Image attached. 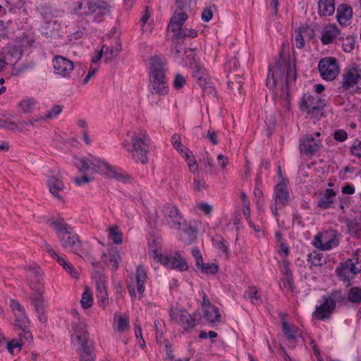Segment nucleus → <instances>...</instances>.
<instances>
[{
    "label": "nucleus",
    "mask_w": 361,
    "mask_h": 361,
    "mask_svg": "<svg viewBox=\"0 0 361 361\" xmlns=\"http://www.w3.org/2000/svg\"><path fill=\"white\" fill-rule=\"evenodd\" d=\"M74 164L79 171L83 173L87 172H101L110 178H115L123 183L127 182L130 179L129 176L122 174L116 166H111L105 161L95 157L89 159L85 157H74Z\"/></svg>",
    "instance_id": "obj_1"
},
{
    "label": "nucleus",
    "mask_w": 361,
    "mask_h": 361,
    "mask_svg": "<svg viewBox=\"0 0 361 361\" xmlns=\"http://www.w3.org/2000/svg\"><path fill=\"white\" fill-rule=\"evenodd\" d=\"M72 328L74 333L71 336V341L77 345L76 352L80 361H95V347L90 338L87 324L84 322L73 323Z\"/></svg>",
    "instance_id": "obj_2"
},
{
    "label": "nucleus",
    "mask_w": 361,
    "mask_h": 361,
    "mask_svg": "<svg viewBox=\"0 0 361 361\" xmlns=\"http://www.w3.org/2000/svg\"><path fill=\"white\" fill-rule=\"evenodd\" d=\"M51 225L56 231L61 246L70 252L81 255L82 243L74 232L73 228L62 219L52 221Z\"/></svg>",
    "instance_id": "obj_3"
},
{
    "label": "nucleus",
    "mask_w": 361,
    "mask_h": 361,
    "mask_svg": "<svg viewBox=\"0 0 361 361\" xmlns=\"http://www.w3.org/2000/svg\"><path fill=\"white\" fill-rule=\"evenodd\" d=\"M166 64L159 57L151 59L150 75L152 77L149 90L152 94L164 96L168 93L166 81Z\"/></svg>",
    "instance_id": "obj_4"
},
{
    "label": "nucleus",
    "mask_w": 361,
    "mask_h": 361,
    "mask_svg": "<svg viewBox=\"0 0 361 361\" xmlns=\"http://www.w3.org/2000/svg\"><path fill=\"white\" fill-rule=\"evenodd\" d=\"M338 88L342 93H361V68L357 64L353 63L343 69Z\"/></svg>",
    "instance_id": "obj_5"
},
{
    "label": "nucleus",
    "mask_w": 361,
    "mask_h": 361,
    "mask_svg": "<svg viewBox=\"0 0 361 361\" xmlns=\"http://www.w3.org/2000/svg\"><path fill=\"white\" fill-rule=\"evenodd\" d=\"M323 302L315 307L312 315L319 320L329 319L334 311L336 302L345 304L347 298L341 290H332L329 295H325L322 297Z\"/></svg>",
    "instance_id": "obj_6"
},
{
    "label": "nucleus",
    "mask_w": 361,
    "mask_h": 361,
    "mask_svg": "<svg viewBox=\"0 0 361 361\" xmlns=\"http://www.w3.org/2000/svg\"><path fill=\"white\" fill-rule=\"evenodd\" d=\"M132 150L135 153L133 158L135 161H139L145 164L148 162L147 154L150 151V139L148 135L140 133L133 135L131 138Z\"/></svg>",
    "instance_id": "obj_7"
},
{
    "label": "nucleus",
    "mask_w": 361,
    "mask_h": 361,
    "mask_svg": "<svg viewBox=\"0 0 361 361\" xmlns=\"http://www.w3.org/2000/svg\"><path fill=\"white\" fill-rule=\"evenodd\" d=\"M360 272L361 266L356 267L354 263L348 259L341 262L336 269L338 278L348 287L353 284V279Z\"/></svg>",
    "instance_id": "obj_8"
},
{
    "label": "nucleus",
    "mask_w": 361,
    "mask_h": 361,
    "mask_svg": "<svg viewBox=\"0 0 361 361\" xmlns=\"http://www.w3.org/2000/svg\"><path fill=\"white\" fill-rule=\"evenodd\" d=\"M152 250L154 252V257L158 258L161 264L166 267L177 269L180 271H186L188 265L185 259L180 255L176 254L173 256L163 255L157 249L152 248V243H150Z\"/></svg>",
    "instance_id": "obj_9"
},
{
    "label": "nucleus",
    "mask_w": 361,
    "mask_h": 361,
    "mask_svg": "<svg viewBox=\"0 0 361 361\" xmlns=\"http://www.w3.org/2000/svg\"><path fill=\"white\" fill-rule=\"evenodd\" d=\"M318 69L322 79L328 81H331L335 79L340 71V67L337 60L331 56L322 59L319 61Z\"/></svg>",
    "instance_id": "obj_10"
},
{
    "label": "nucleus",
    "mask_w": 361,
    "mask_h": 361,
    "mask_svg": "<svg viewBox=\"0 0 361 361\" xmlns=\"http://www.w3.org/2000/svg\"><path fill=\"white\" fill-rule=\"evenodd\" d=\"M162 212L167 224L171 228L181 229V222L183 216L178 207L171 203H166L162 208Z\"/></svg>",
    "instance_id": "obj_11"
},
{
    "label": "nucleus",
    "mask_w": 361,
    "mask_h": 361,
    "mask_svg": "<svg viewBox=\"0 0 361 361\" xmlns=\"http://www.w3.org/2000/svg\"><path fill=\"white\" fill-rule=\"evenodd\" d=\"M192 75L205 94L212 95L216 94L207 71L203 65L195 66V69L192 70Z\"/></svg>",
    "instance_id": "obj_12"
},
{
    "label": "nucleus",
    "mask_w": 361,
    "mask_h": 361,
    "mask_svg": "<svg viewBox=\"0 0 361 361\" xmlns=\"http://www.w3.org/2000/svg\"><path fill=\"white\" fill-rule=\"evenodd\" d=\"M33 293L30 294V298L32 301V304L35 307V312L37 314L38 319L41 323H46L47 317L44 314V304L45 301L44 299V290L42 287L31 286Z\"/></svg>",
    "instance_id": "obj_13"
},
{
    "label": "nucleus",
    "mask_w": 361,
    "mask_h": 361,
    "mask_svg": "<svg viewBox=\"0 0 361 361\" xmlns=\"http://www.w3.org/2000/svg\"><path fill=\"white\" fill-rule=\"evenodd\" d=\"M188 19L185 12L176 13L171 17L168 25V30H171L177 39H182L187 37V29L183 28V23Z\"/></svg>",
    "instance_id": "obj_14"
},
{
    "label": "nucleus",
    "mask_w": 361,
    "mask_h": 361,
    "mask_svg": "<svg viewBox=\"0 0 361 361\" xmlns=\"http://www.w3.org/2000/svg\"><path fill=\"white\" fill-rule=\"evenodd\" d=\"M273 200L276 204H279L282 207H286L289 204L290 194L285 178L275 185Z\"/></svg>",
    "instance_id": "obj_15"
},
{
    "label": "nucleus",
    "mask_w": 361,
    "mask_h": 361,
    "mask_svg": "<svg viewBox=\"0 0 361 361\" xmlns=\"http://www.w3.org/2000/svg\"><path fill=\"white\" fill-rule=\"evenodd\" d=\"M171 317L176 321L183 328L188 331L196 326V319L185 310H176L170 312Z\"/></svg>",
    "instance_id": "obj_16"
},
{
    "label": "nucleus",
    "mask_w": 361,
    "mask_h": 361,
    "mask_svg": "<svg viewBox=\"0 0 361 361\" xmlns=\"http://www.w3.org/2000/svg\"><path fill=\"white\" fill-rule=\"evenodd\" d=\"M324 106V100L319 95L311 94H305L300 104V109L308 113L321 109Z\"/></svg>",
    "instance_id": "obj_17"
},
{
    "label": "nucleus",
    "mask_w": 361,
    "mask_h": 361,
    "mask_svg": "<svg viewBox=\"0 0 361 361\" xmlns=\"http://www.w3.org/2000/svg\"><path fill=\"white\" fill-rule=\"evenodd\" d=\"M52 64L55 73L63 77H68L74 68L73 61L60 55L53 59Z\"/></svg>",
    "instance_id": "obj_18"
},
{
    "label": "nucleus",
    "mask_w": 361,
    "mask_h": 361,
    "mask_svg": "<svg viewBox=\"0 0 361 361\" xmlns=\"http://www.w3.org/2000/svg\"><path fill=\"white\" fill-rule=\"evenodd\" d=\"M321 147V140L316 139L312 135H305L300 140V151L307 156L319 151Z\"/></svg>",
    "instance_id": "obj_19"
},
{
    "label": "nucleus",
    "mask_w": 361,
    "mask_h": 361,
    "mask_svg": "<svg viewBox=\"0 0 361 361\" xmlns=\"http://www.w3.org/2000/svg\"><path fill=\"white\" fill-rule=\"evenodd\" d=\"M87 10L85 11V15H94L96 18H101L109 11L107 5L104 1H89L87 4Z\"/></svg>",
    "instance_id": "obj_20"
},
{
    "label": "nucleus",
    "mask_w": 361,
    "mask_h": 361,
    "mask_svg": "<svg viewBox=\"0 0 361 361\" xmlns=\"http://www.w3.org/2000/svg\"><path fill=\"white\" fill-rule=\"evenodd\" d=\"M45 246L47 252L52 257H55L61 266H62L73 278H78L79 273L75 270L71 262L66 261L63 257L58 255L56 252L51 249V246L46 243Z\"/></svg>",
    "instance_id": "obj_21"
},
{
    "label": "nucleus",
    "mask_w": 361,
    "mask_h": 361,
    "mask_svg": "<svg viewBox=\"0 0 361 361\" xmlns=\"http://www.w3.org/2000/svg\"><path fill=\"white\" fill-rule=\"evenodd\" d=\"M103 261L112 269L116 270L118 267L121 255L116 247H111L102 255Z\"/></svg>",
    "instance_id": "obj_22"
},
{
    "label": "nucleus",
    "mask_w": 361,
    "mask_h": 361,
    "mask_svg": "<svg viewBox=\"0 0 361 361\" xmlns=\"http://www.w3.org/2000/svg\"><path fill=\"white\" fill-rule=\"evenodd\" d=\"M335 196L336 192L333 189L327 188L324 193L317 198V207L322 209H335L336 206L332 205Z\"/></svg>",
    "instance_id": "obj_23"
},
{
    "label": "nucleus",
    "mask_w": 361,
    "mask_h": 361,
    "mask_svg": "<svg viewBox=\"0 0 361 361\" xmlns=\"http://www.w3.org/2000/svg\"><path fill=\"white\" fill-rule=\"evenodd\" d=\"M334 1L335 0H319L318 14L323 17L333 15L335 11Z\"/></svg>",
    "instance_id": "obj_24"
},
{
    "label": "nucleus",
    "mask_w": 361,
    "mask_h": 361,
    "mask_svg": "<svg viewBox=\"0 0 361 361\" xmlns=\"http://www.w3.org/2000/svg\"><path fill=\"white\" fill-rule=\"evenodd\" d=\"M338 34V29L336 25L333 24L327 25L324 28L321 40L324 44H331L337 37Z\"/></svg>",
    "instance_id": "obj_25"
},
{
    "label": "nucleus",
    "mask_w": 361,
    "mask_h": 361,
    "mask_svg": "<svg viewBox=\"0 0 361 361\" xmlns=\"http://www.w3.org/2000/svg\"><path fill=\"white\" fill-rule=\"evenodd\" d=\"M47 184L49 188V192L56 197L61 199L62 197L59 194V192L63 190L64 188L63 181L55 176H49L47 179Z\"/></svg>",
    "instance_id": "obj_26"
},
{
    "label": "nucleus",
    "mask_w": 361,
    "mask_h": 361,
    "mask_svg": "<svg viewBox=\"0 0 361 361\" xmlns=\"http://www.w3.org/2000/svg\"><path fill=\"white\" fill-rule=\"evenodd\" d=\"M147 278V272L144 267L141 265L137 267L136 269V282H137V291L138 294L142 295L145 292V283Z\"/></svg>",
    "instance_id": "obj_27"
},
{
    "label": "nucleus",
    "mask_w": 361,
    "mask_h": 361,
    "mask_svg": "<svg viewBox=\"0 0 361 361\" xmlns=\"http://www.w3.org/2000/svg\"><path fill=\"white\" fill-rule=\"evenodd\" d=\"M20 58V54L18 50L14 47L8 48L4 51L3 61L6 64L15 65Z\"/></svg>",
    "instance_id": "obj_28"
},
{
    "label": "nucleus",
    "mask_w": 361,
    "mask_h": 361,
    "mask_svg": "<svg viewBox=\"0 0 361 361\" xmlns=\"http://www.w3.org/2000/svg\"><path fill=\"white\" fill-rule=\"evenodd\" d=\"M97 297L98 302L103 306L108 304V293L105 282L101 278L97 282Z\"/></svg>",
    "instance_id": "obj_29"
},
{
    "label": "nucleus",
    "mask_w": 361,
    "mask_h": 361,
    "mask_svg": "<svg viewBox=\"0 0 361 361\" xmlns=\"http://www.w3.org/2000/svg\"><path fill=\"white\" fill-rule=\"evenodd\" d=\"M353 16V10L351 7L347 5H341L337 11V20L340 24H345L347 20Z\"/></svg>",
    "instance_id": "obj_30"
},
{
    "label": "nucleus",
    "mask_w": 361,
    "mask_h": 361,
    "mask_svg": "<svg viewBox=\"0 0 361 361\" xmlns=\"http://www.w3.org/2000/svg\"><path fill=\"white\" fill-rule=\"evenodd\" d=\"M197 231L191 226L187 225L183 229V235L181 236L182 241L185 245L191 244L196 238Z\"/></svg>",
    "instance_id": "obj_31"
},
{
    "label": "nucleus",
    "mask_w": 361,
    "mask_h": 361,
    "mask_svg": "<svg viewBox=\"0 0 361 361\" xmlns=\"http://www.w3.org/2000/svg\"><path fill=\"white\" fill-rule=\"evenodd\" d=\"M348 302L359 305L361 303V288L355 286L349 289L347 296Z\"/></svg>",
    "instance_id": "obj_32"
},
{
    "label": "nucleus",
    "mask_w": 361,
    "mask_h": 361,
    "mask_svg": "<svg viewBox=\"0 0 361 361\" xmlns=\"http://www.w3.org/2000/svg\"><path fill=\"white\" fill-rule=\"evenodd\" d=\"M204 317L210 323L214 324L215 322H220L221 321V315L219 312V309L216 307V310H212V309L206 308L202 310Z\"/></svg>",
    "instance_id": "obj_33"
},
{
    "label": "nucleus",
    "mask_w": 361,
    "mask_h": 361,
    "mask_svg": "<svg viewBox=\"0 0 361 361\" xmlns=\"http://www.w3.org/2000/svg\"><path fill=\"white\" fill-rule=\"evenodd\" d=\"M183 154L185 161L188 164L190 171L192 173H195L198 170V165L196 161L195 157L190 152L188 151L187 148L185 149V151L182 152Z\"/></svg>",
    "instance_id": "obj_34"
},
{
    "label": "nucleus",
    "mask_w": 361,
    "mask_h": 361,
    "mask_svg": "<svg viewBox=\"0 0 361 361\" xmlns=\"http://www.w3.org/2000/svg\"><path fill=\"white\" fill-rule=\"evenodd\" d=\"M178 8L180 11H191L197 4V0H176Z\"/></svg>",
    "instance_id": "obj_35"
},
{
    "label": "nucleus",
    "mask_w": 361,
    "mask_h": 361,
    "mask_svg": "<svg viewBox=\"0 0 361 361\" xmlns=\"http://www.w3.org/2000/svg\"><path fill=\"white\" fill-rule=\"evenodd\" d=\"M282 325L284 334L288 337L289 340L295 341L297 337L296 327L293 325H289L286 322H283Z\"/></svg>",
    "instance_id": "obj_36"
},
{
    "label": "nucleus",
    "mask_w": 361,
    "mask_h": 361,
    "mask_svg": "<svg viewBox=\"0 0 361 361\" xmlns=\"http://www.w3.org/2000/svg\"><path fill=\"white\" fill-rule=\"evenodd\" d=\"M36 101L35 99H24L20 103L19 106L24 113L31 112L35 108Z\"/></svg>",
    "instance_id": "obj_37"
},
{
    "label": "nucleus",
    "mask_w": 361,
    "mask_h": 361,
    "mask_svg": "<svg viewBox=\"0 0 361 361\" xmlns=\"http://www.w3.org/2000/svg\"><path fill=\"white\" fill-rule=\"evenodd\" d=\"M202 273L207 274H214L218 272L219 267L215 263H203V260L202 261V264H200L199 268Z\"/></svg>",
    "instance_id": "obj_38"
},
{
    "label": "nucleus",
    "mask_w": 361,
    "mask_h": 361,
    "mask_svg": "<svg viewBox=\"0 0 361 361\" xmlns=\"http://www.w3.org/2000/svg\"><path fill=\"white\" fill-rule=\"evenodd\" d=\"M325 260L323 259V254L317 252H311L308 255V262L313 266L319 267L322 265V262Z\"/></svg>",
    "instance_id": "obj_39"
},
{
    "label": "nucleus",
    "mask_w": 361,
    "mask_h": 361,
    "mask_svg": "<svg viewBox=\"0 0 361 361\" xmlns=\"http://www.w3.org/2000/svg\"><path fill=\"white\" fill-rule=\"evenodd\" d=\"M326 235L327 233L324 234L323 250H329L337 247L338 245L339 240L337 238L336 235H334V236L330 239L326 238Z\"/></svg>",
    "instance_id": "obj_40"
},
{
    "label": "nucleus",
    "mask_w": 361,
    "mask_h": 361,
    "mask_svg": "<svg viewBox=\"0 0 361 361\" xmlns=\"http://www.w3.org/2000/svg\"><path fill=\"white\" fill-rule=\"evenodd\" d=\"M81 306L84 309L90 308L93 304L92 295L90 292L85 291L80 300Z\"/></svg>",
    "instance_id": "obj_41"
},
{
    "label": "nucleus",
    "mask_w": 361,
    "mask_h": 361,
    "mask_svg": "<svg viewBox=\"0 0 361 361\" xmlns=\"http://www.w3.org/2000/svg\"><path fill=\"white\" fill-rule=\"evenodd\" d=\"M109 234L112 237L114 243L119 245L123 241L122 233L119 232L117 226H111L109 228Z\"/></svg>",
    "instance_id": "obj_42"
},
{
    "label": "nucleus",
    "mask_w": 361,
    "mask_h": 361,
    "mask_svg": "<svg viewBox=\"0 0 361 361\" xmlns=\"http://www.w3.org/2000/svg\"><path fill=\"white\" fill-rule=\"evenodd\" d=\"M115 317L117 318V330L118 331L123 332L128 329L129 322L126 317L116 314Z\"/></svg>",
    "instance_id": "obj_43"
},
{
    "label": "nucleus",
    "mask_w": 361,
    "mask_h": 361,
    "mask_svg": "<svg viewBox=\"0 0 361 361\" xmlns=\"http://www.w3.org/2000/svg\"><path fill=\"white\" fill-rule=\"evenodd\" d=\"M244 297L246 299H250L252 303H254L255 300L257 301L259 300L257 290L253 286L249 287L248 289L245 290L244 293Z\"/></svg>",
    "instance_id": "obj_44"
},
{
    "label": "nucleus",
    "mask_w": 361,
    "mask_h": 361,
    "mask_svg": "<svg viewBox=\"0 0 361 361\" xmlns=\"http://www.w3.org/2000/svg\"><path fill=\"white\" fill-rule=\"evenodd\" d=\"M62 110L63 106L54 105L53 108L47 112L45 116L43 117L44 120L56 118L61 113Z\"/></svg>",
    "instance_id": "obj_45"
},
{
    "label": "nucleus",
    "mask_w": 361,
    "mask_h": 361,
    "mask_svg": "<svg viewBox=\"0 0 361 361\" xmlns=\"http://www.w3.org/2000/svg\"><path fill=\"white\" fill-rule=\"evenodd\" d=\"M296 69L295 66H292L290 63L287 64L286 68V85L288 86V84L290 81H295L296 79Z\"/></svg>",
    "instance_id": "obj_46"
},
{
    "label": "nucleus",
    "mask_w": 361,
    "mask_h": 361,
    "mask_svg": "<svg viewBox=\"0 0 361 361\" xmlns=\"http://www.w3.org/2000/svg\"><path fill=\"white\" fill-rule=\"evenodd\" d=\"M186 64L189 66V67L193 70L195 69V66H200V63L197 59V56L195 53L191 51V53L186 56Z\"/></svg>",
    "instance_id": "obj_47"
},
{
    "label": "nucleus",
    "mask_w": 361,
    "mask_h": 361,
    "mask_svg": "<svg viewBox=\"0 0 361 361\" xmlns=\"http://www.w3.org/2000/svg\"><path fill=\"white\" fill-rule=\"evenodd\" d=\"M185 83V78L183 75H182L180 73L176 74L173 82L174 89H176V90H180L184 87Z\"/></svg>",
    "instance_id": "obj_48"
},
{
    "label": "nucleus",
    "mask_w": 361,
    "mask_h": 361,
    "mask_svg": "<svg viewBox=\"0 0 361 361\" xmlns=\"http://www.w3.org/2000/svg\"><path fill=\"white\" fill-rule=\"evenodd\" d=\"M164 345L165 347V351L166 354V356L164 358V361L173 360V358L175 357V355H173V348L172 345L168 340L164 339Z\"/></svg>",
    "instance_id": "obj_49"
},
{
    "label": "nucleus",
    "mask_w": 361,
    "mask_h": 361,
    "mask_svg": "<svg viewBox=\"0 0 361 361\" xmlns=\"http://www.w3.org/2000/svg\"><path fill=\"white\" fill-rule=\"evenodd\" d=\"M348 133L343 129L336 130L334 133V138L338 142H343L348 138Z\"/></svg>",
    "instance_id": "obj_50"
},
{
    "label": "nucleus",
    "mask_w": 361,
    "mask_h": 361,
    "mask_svg": "<svg viewBox=\"0 0 361 361\" xmlns=\"http://www.w3.org/2000/svg\"><path fill=\"white\" fill-rule=\"evenodd\" d=\"M171 141L173 142V147L178 151H180L181 153L185 151V148H182L183 145L180 141V135L177 134H174L171 137Z\"/></svg>",
    "instance_id": "obj_51"
},
{
    "label": "nucleus",
    "mask_w": 361,
    "mask_h": 361,
    "mask_svg": "<svg viewBox=\"0 0 361 361\" xmlns=\"http://www.w3.org/2000/svg\"><path fill=\"white\" fill-rule=\"evenodd\" d=\"M202 294H203V297H202V310L206 309V308H209V309H212V310H216V307L212 305V303L210 302L209 301V299L208 298V296L202 291Z\"/></svg>",
    "instance_id": "obj_52"
},
{
    "label": "nucleus",
    "mask_w": 361,
    "mask_h": 361,
    "mask_svg": "<svg viewBox=\"0 0 361 361\" xmlns=\"http://www.w3.org/2000/svg\"><path fill=\"white\" fill-rule=\"evenodd\" d=\"M23 345L20 340H12L7 343V349L11 353H13L14 348H21Z\"/></svg>",
    "instance_id": "obj_53"
},
{
    "label": "nucleus",
    "mask_w": 361,
    "mask_h": 361,
    "mask_svg": "<svg viewBox=\"0 0 361 361\" xmlns=\"http://www.w3.org/2000/svg\"><path fill=\"white\" fill-rule=\"evenodd\" d=\"M213 17V11L210 7L205 8L201 16V18L204 22H209Z\"/></svg>",
    "instance_id": "obj_54"
},
{
    "label": "nucleus",
    "mask_w": 361,
    "mask_h": 361,
    "mask_svg": "<svg viewBox=\"0 0 361 361\" xmlns=\"http://www.w3.org/2000/svg\"><path fill=\"white\" fill-rule=\"evenodd\" d=\"M324 238V235H323L322 236H320L319 235H316L314 238L313 241H312L313 245L315 247L323 250Z\"/></svg>",
    "instance_id": "obj_55"
},
{
    "label": "nucleus",
    "mask_w": 361,
    "mask_h": 361,
    "mask_svg": "<svg viewBox=\"0 0 361 361\" xmlns=\"http://www.w3.org/2000/svg\"><path fill=\"white\" fill-rule=\"evenodd\" d=\"M295 32H296L295 46L298 49H302L305 46V40H304L302 33L300 30H298V31L296 30Z\"/></svg>",
    "instance_id": "obj_56"
},
{
    "label": "nucleus",
    "mask_w": 361,
    "mask_h": 361,
    "mask_svg": "<svg viewBox=\"0 0 361 361\" xmlns=\"http://www.w3.org/2000/svg\"><path fill=\"white\" fill-rule=\"evenodd\" d=\"M350 152L353 155L361 158V141H359L357 144L352 145Z\"/></svg>",
    "instance_id": "obj_57"
},
{
    "label": "nucleus",
    "mask_w": 361,
    "mask_h": 361,
    "mask_svg": "<svg viewBox=\"0 0 361 361\" xmlns=\"http://www.w3.org/2000/svg\"><path fill=\"white\" fill-rule=\"evenodd\" d=\"M204 137L205 139L209 140L211 143L214 145H216L219 143L217 135L215 131L209 130L207 133L205 135H204Z\"/></svg>",
    "instance_id": "obj_58"
},
{
    "label": "nucleus",
    "mask_w": 361,
    "mask_h": 361,
    "mask_svg": "<svg viewBox=\"0 0 361 361\" xmlns=\"http://www.w3.org/2000/svg\"><path fill=\"white\" fill-rule=\"evenodd\" d=\"M354 263L356 267L361 266V250H357L353 255V257L348 259Z\"/></svg>",
    "instance_id": "obj_59"
},
{
    "label": "nucleus",
    "mask_w": 361,
    "mask_h": 361,
    "mask_svg": "<svg viewBox=\"0 0 361 361\" xmlns=\"http://www.w3.org/2000/svg\"><path fill=\"white\" fill-rule=\"evenodd\" d=\"M192 255L196 259V266L200 268V264H202V257L198 248H193L192 250Z\"/></svg>",
    "instance_id": "obj_60"
},
{
    "label": "nucleus",
    "mask_w": 361,
    "mask_h": 361,
    "mask_svg": "<svg viewBox=\"0 0 361 361\" xmlns=\"http://www.w3.org/2000/svg\"><path fill=\"white\" fill-rule=\"evenodd\" d=\"M97 71V68L91 66L87 75L83 79V81H82L83 84H85V85L87 84L91 79V78L95 75Z\"/></svg>",
    "instance_id": "obj_61"
},
{
    "label": "nucleus",
    "mask_w": 361,
    "mask_h": 361,
    "mask_svg": "<svg viewBox=\"0 0 361 361\" xmlns=\"http://www.w3.org/2000/svg\"><path fill=\"white\" fill-rule=\"evenodd\" d=\"M73 181L79 186L83 183H88L90 181V179L86 175H84L82 177H75L73 179Z\"/></svg>",
    "instance_id": "obj_62"
},
{
    "label": "nucleus",
    "mask_w": 361,
    "mask_h": 361,
    "mask_svg": "<svg viewBox=\"0 0 361 361\" xmlns=\"http://www.w3.org/2000/svg\"><path fill=\"white\" fill-rule=\"evenodd\" d=\"M267 86L269 89H273L276 86V80L273 73H269L267 78Z\"/></svg>",
    "instance_id": "obj_63"
},
{
    "label": "nucleus",
    "mask_w": 361,
    "mask_h": 361,
    "mask_svg": "<svg viewBox=\"0 0 361 361\" xmlns=\"http://www.w3.org/2000/svg\"><path fill=\"white\" fill-rule=\"evenodd\" d=\"M204 164L205 171H206V173H208L212 170V169L214 166V161L211 157H207L204 158Z\"/></svg>",
    "instance_id": "obj_64"
}]
</instances>
